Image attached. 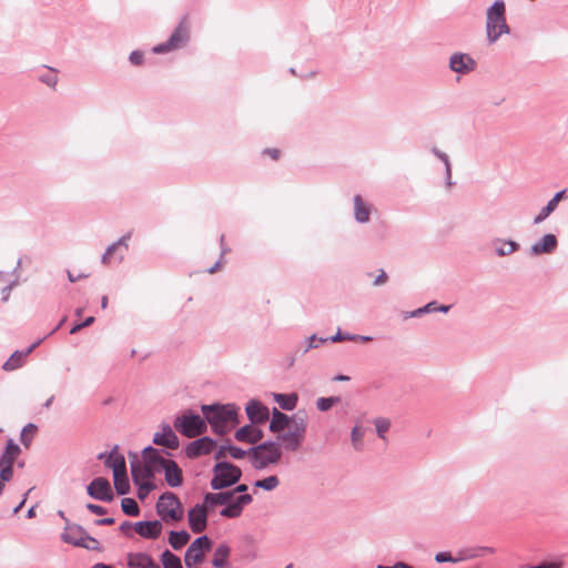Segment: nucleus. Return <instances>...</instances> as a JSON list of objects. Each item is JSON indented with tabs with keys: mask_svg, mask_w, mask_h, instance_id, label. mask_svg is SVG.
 Returning a JSON list of instances; mask_svg holds the SVG:
<instances>
[{
	"mask_svg": "<svg viewBox=\"0 0 568 568\" xmlns=\"http://www.w3.org/2000/svg\"><path fill=\"white\" fill-rule=\"evenodd\" d=\"M10 288H11V287H10V286H8V287L4 290L3 301H7V300H8Z\"/></svg>",
	"mask_w": 568,
	"mask_h": 568,
	"instance_id": "69168bd1",
	"label": "nucleus"
},
{
	"mask_svg": "<svg viewBox=\"0 0 568 568\" xmlns=\"http://www.w3.org/2000/svg\"><path fill=\"white\" fill-rule=\"evenodd\" d=\"M159 516L166 523L180 521L183 518V508L179 498L172 494H163L156 503Z\"/></svg>",
	"mask_w": 568,
	"mask_h": 568,
	"instance_id": "39448f33",
	"label": "nucleus"
},
{
	"mask_svg": "<svg viewBox=\"0 0 568 568\" xmlns=\"http://www.w3.org/2000/svg\"><path fill=\"white\" fill-rule=\"evenodd\" d=\"M241 477V469L230 463H219L214 467L211 481L213 489H221L235 484Z\"/></svg>",
	"mask_w": 568,
	"mask_h": 568,
	"instance_id": "423d86ee",
	"label": "nucleus"
},
{
	"mask_svg": "<svg viewBox=\"0 0 568 568\" xmlns=\"http://www.w3.org/2000/svg\"><path fill=\"white\" fill-rule=\"evenodd\" d=\"M517 248H518V244L516 242L508 241V242H503L500 244V246H498L496 250H497L498 255L504 256V255L514 253L515 251H517Z\"/></svg>",
	"mask_w": 568,
	"mask_h": 568,
	"instance_id": "ea45409f",
	"label": "nucleus"
},
{
	"mask_svg": "<svg viewBox=\"0 0 568 568\" xmlns=\"http://www.w3.org/2000/svg\"><path fill=\"white\" fill-rule=\"evenodd\" d=\"M87 276H88V274L80 273L77 275V274H73L71 271H68V277H69L70 282H77L78 280L87 277Z\"/></svg>",
	"mask_w": 568,
	"mask_h": 568,
	"instance_id": "5fc2aeb1",
	"label": "nucleus"
},
{
	"mask_svg": "<svg viewBox=\"0 0 568 568\" xmlns=\"http://www.w3.org/2000/svg\"><path fill=\"white\" fill-rule=\"evenodd\" d=\"M264 153L271 156L273 160H277L281 152L277 149H266Z\"/></svg>",
	"mask_w": 568,
	"mask_h": 568,
	"instance_id": "864d4df0",
	"label": "nucleus"
},
{
	"mask_svg": "<svg viewBox=\"0 0 568 568\" xmlns=\"http://www.w3.org/2000/svg\"><path fill=\"white\" fill-rule=\"evenodd\" d=\"M230 552H231V550H230L229 546H226L224 544L220 545L215 549L213 558H212L213 567H215V568H224V567H226Z\"/></svg>",
	"mask_w": 568,
	"mask_h": 568,
	"instance_id": "cd10ccee",
	"label": "nucleus"
},
{
	"mask_svg": "<svg viewBox=\"0 0 568 568\" xmlns=\"http://www.w3.org/2000/svg\"><path fill=\"white\" fill-rule=\"evenodd\" d=\"M62 539L68 544L90 550L99 548V541L89 536L85 530L77 525L67 526L62 534Z\"/></svg>",
	"mask_w": 568,
	"mask_h": 568,
	"instance_id": "1a4fd4ad",
	"label": "nucleus"
},
{
	"mask_svg": "<svg viewBox=\"0 0 568 568\" xmlns=\"http://www.w3.org/2000/svg\"><path fill=\"white\" fill-rule=\"evenodd\" d=\"M101 305H102V308H106V306H108V296H103L102 297Z\"/></svg>",
	"mask_w": 568,
	"mask_h": 568,
	"instance_id": "e2e57ef3",
	"label": "nucleus"
},
{
	"mask_svg": "<svg viewBox=\"0 0 568 568\" xmlns=\"http://www.w3.org/2000/svg\"><path fill=\"white\" fill-rule=\"evenodd\" d=\"M216 447V443L210 437H202L186 446L185 453L189 458H196L210 454Z\"/></svg>",
	"mask_w": 568,
	"mask_h": 568,
	"instance_id": "dca6fc26",
	"label": "nucleus"
},
{
	"mask_svg": "<svg viewBox=\"0 0 568 568\" xmlns=\"http://www.w3.org/2000/svg\"><path fill=\"white\" fill-rule=\"evenodd\" d=\"M114 523L113 518H105L99 521L100 525H112Z\"/></svg>",
	"mask_w": 568,
	"mask_h": 568,
	"instance_id": "bf43d9fd",
	"label": "nucleus"
},
{
	"mask_svg": "<svg viewBox=\"0 0 568 568\" xmlns=\"http://www.w3.org/2000/svg\"><path fill=\"white\" fill-rule=\"evenodd\" d=\"M113 481L116 493L119 495H125L130 490V484L126 475V470L113 474Z\"/></svg>",
	"mask_w": 568,
	"mask_h": 568,
	"instance_id": "2f4dec72",
	"label": "nucleus"
},
{
	"mask_svg": "<svg viewBox=\"0 0 568 568\" xmlns=\"http://www.w3.org/2000/svg\"><path fill=\"white\" fill-rule=\"evenodd\" d=\"M255 467L265 468L270 464L280 462L282 452L276 443H264L252 449Z\"/></svg>",
	"mask_w": 568,
	"mask_h": 568,
	"instance_id": "6e6552de",
	"label": "nucleus"
},
{
	"mask_svg": "<svg viewBox=\"0 0 568 568\" xmlns=\"http://www.w3.org/2000/svg\"><path fill=\"white\" fill-rule=\"evenodd\" d=\"M556 210L555 203L550 201L548 204L540 211V213L535 217V223L538 224L544 221L549 214H551Z\"/></svg>",
	"mask_w": 568,
	"mask_h": 568,
	"instance_id": "37998d69",
	"label": "nucleus"
},
{
	"mask_svg": "<svg viewBox=\"0 0 568 568\" xmlns=\"http://www.w3.org/2000/svg\"><path fill=\"white\" fill-rule=\"evenodd\" d=\"M144 456L150 460L156 471H164L165 480L171 487H178L182 484V470L173 460L166 459L163 452L153 447L144 449Z\"/></svg>",
	"mask_w": 568,
	"mask_h": 568,
	"instance_id": "f03ea898",
	"label": "nucleus"
},
{
	"mask_svg": "<svg viewBox=\"0 0 568 568\" xmlns=\"http://www.w3.org/2000/svg\"><path fill=\"white\" fill-rule=\"evenodd\" d=\"M252 501L251 495L234 496L231 503L226 504V507L222 509L221 515L227 518H236L241 515L243 507Z\"/></svg>",
	"mask_w": 568,
	"mask_h": 568,
	"instance_id": "f3484780",
	"label": "nucleus"
},
{
	"mask_svg": "<svg viewBox=\"0 0 568 568\" xmlns=\"http://www.w3.org/2000/svg\"><path fill=\"white\" fill-rule=\"evenodd\" d=\"M174 427L186 437H195L206 429V423L200 415L183 414L174 422Z\"/></svg>",
	"mask_w": 568,
	"mask_h": 568,
	"instance_id": "0eeeda50",
	"label": "nucleus"
},
{
	"mask_svg": "<svg viewBox=\"0 0 568 568\" xmlns=\"http://www.w3.org/2000/svg\"><path fill=\"white\" fill-rule=\"evenodd\" d=\"M246 489H247V486H246V485H244V484H242V485H239V486L235 488V490H233L232 493H234V494H235V493H243V491H245Z\"/></svg>",
	"mask_w": 568,
	"mask_h": 568,
	"instance_id": "13d9d810",
	"label": "nucleus"
},
{
	"mask_svg": "<svg viewBox=\"0 0 568 568\" xmlns=\"http://www.w3.org/2000/svg\"><path fill=\"white\" fill-rule=\"evenodd\" d=\"M156 471L150 460L143 455V463L135 460L131 463V475L134 484L144 485L151 483L153 473Z\"/></svg>",
	"mask_w": 568,
	"mask_h": 568,
	"instance_id": "ddd939ff",
	"label": "nucleus"
},
{
	"mask_svg": "<svg viewBox=\"0 0 568 568\" xmlns=\"http://www.w3.org/2000/svg\"><path fill=\"white\" fill-rule=\"evenodd\" d=\"M363 430L361 429V427L358 426H355L353 428V432H352V440H353V444L355 446H357L358 443H361L362 438H363Z\"/></svg>",
	"mask_w": 568,
	"mask_h": 568,
	"instance_id": "de8ad7c7",
	"label": "nucleus"
},
{
	"mask_svg": "<svg viewBox=\"0 0 568 568\" xmlns=\"http://www.w3.org/2000/svg\"><path fill=\"white\" fill-rule=\"evenodd\" d=\"M34 515H36V511H34V508L32 507V508H30V509L28 510V517H30V518H31V517H33Z\"/></svg>",
	"mask_w": 568,
	"mask_h": 568,
	"instance_id": "338daca9",
	"label": "nucleus"
},
{
	"mask_svg": "<svg viewBox=\"0 0 568 568\" xmlns=\"http://www.w3.org/2000/svg\"><path fill=\"white\" fill-rule=\"evenodd\" d=\"M263 437V432L255 426L246 425L235 433V438L239 442L255 444Z\"/></svg>",
	"mask_w": 568,
	"mask_h": 568,
	"instance_id": "4be33fe9",
	"label": "nucleus"
},
{
	"mask_svg": "<svg viewBox=\"0 0 568 568\" xmlns=\"http://www.w3.org/2000/svg\"><path fill=\"white\" fill-rule=\"evenodd\" d=\"M375 427H376V432L378 434V436L381 438H384L385 437V433L389 429L390 427V422L386 418H377L375 419Z\"/></svg>",
	"mask_w": 568,
	"mask_h": 568,
	"instance_id": "a19ab883",
	"label": "nucleus"
},
{
	"mask_svg": "<svg viewBox=\"0 0 568 568\" xmlns=\"http://www.w3.org/2000/svg\"><path fill=\"white\" fill-rule=\"evenodd\" d=\"M432 306H433V304H432V303H430V304H427L424 308H419V310L417 311V313L429 312V311H432V310H433V308H432Z\"/></svg>",
	"mask_w": 568,
	"mask_h": 568,
	"instance_id": "052dcab7",
	"label": "nucleus"
},
{
	"mask_svg": "<svg viewBox=\"0 0 568 568\" xmlns=\"http://www.w3.org/2000/svg\"><path fill=\"white\" fill-rule=\"evenodd\" d=\"M162 564L164 568H182L180 558L169 550L163 552Z\"/></svg>",
	"mask_w": 568,
	"mask_h": 568,
	"instance_id": "e433bc0d",
	"label": "nucleus"
},
{
	"mask_svg": "<svg viewBox=\"0 0 568 568\" xmlns=\"http://www.w3.org/2000/svg\"><path fill=\"white\" fill-rule=\"evenodd\" d=\"M475 61L468 54H454L450 58V68L455 72L465 73L475 68Z\"/></svg>",
	"mask_w": 568,
	"mask_h": 568,
	"instance_id": "5701e85b",
	"label": "nucleus"
},
{
	"mask_svg": "<svg viewBox=\"0 0 568 568\" xmlns=\"http://www.w3.org/2000/svg\"><path fill=\"white\" fill-rule=\"evenodd\" d=\"M202 412L217 435L226 434L237 424V410L233 405L203 406Z\"/></svg>",
	"mask_w": 568,
	"mask_h": 568,
	"instance_id": "f257e3e1",
	"label": "nucleus"
},
{
	"mask_svg": "<svg viewBox=\"0 0 568 568\" xmlns=\"http://www.w3.org/2000/svg\"><path fill=\"white\" fill-rule=\"evenodd\" d=\"M343 339H345V337H343L341 335V333H337L335 336L332 337L333 342H339V341H343Z\"/></svg>",
	"mask_w": 568,
	"mask_h": 568,
	"instance_id": "680f3d73",
	"label": "nucleus"
},
{
	"mask_svg": "<svg viewBox=\"0 0 568 568\" xmlns=\"http://www.w3.org/2000/svg\"><path fill=\"white\" fill-rule=\"evenodd\" d=\"M246 414L252 423L261 424L268 419V408L258 402L252 400L246 406Z\"/></svg>",
	"mask_w": 568,
	"mask_h": 568,
	"instance_id": "aec40b11",
	"label": "nucleus"
},
{
	"mask_svg": "<svg viewBox=\"0 0 568 568\" xmlns=\"http://www.w3.org/2000/svg\"><path fill=\"white\" fill-rule=\"evenodd\" d=\"M355 217L358 222H367L369 220V207L364 203L361 195L354 197Z\"/></svg>",
	"mask_w": 568,
	"mask_h": 568,
	"instance_id": "7c9ffc66",
	"label": "nucleus"
},
{
	"mask_svg": "<svg viewBox=\"0 0 568 568\" xmlns=\"http://www.w3.org/2000/svg\"><path fill=\"white\" fill-rule=\"evenodd\" d=\"M146 568H161V567L152 560V562L149 564V567H146Z\"/></svg>",
	"mask_w": 568,
	"mask_h": 568,
	"instance_id": "774afa93",
	"label": "nucleus"
},
{
	"mask_svg": "<svg viewBox=\"0 0 568 568\" xmlns=\"http://www.w3.org/2000/svg\"><path fill=\"white\" fill-rule=\"evenodd\" d=\"M105 464L108 467L112 468L113 474L114 473L121 474L122 471L126 470L125 459L121 454L118 453L116 448H114L110 453V455L106 458Z\"/></svg>",
	"mask_w": 568,
	"mask_h": 568,
	"instance_id": "bb28decb",
	"label": "nucleus"
},
{
	"mask_svg": "<svg viewBox=\"0 0 568 568\" xmlns=\"http://www.w3.org/2000/svg\"><path fill=\"white\" fill-rule=\"evenodd\" d=\"M40 80L43 83H45L47 85H49L51 88H55V85L58 83L57 71L53 69H49V71L45 74L40 77Z\"/></svg>",
	"mask_w": 568,
	"mask_h": 568,
	"instance_id": "79ce46f5",
	"label": "nucleus"
},
{
	"mask_svg": "<svg viewBox=\"0 0 568 568\" xmlns=\"http://www.w3.org/2000/svg\"><path fill=\"white\" fill-rule=\"evenodd\" d=\"M92 568H113V567L104 565V564H97Z\"/></svg>",
	"mask_w": 568,
	"mask_h": 568,
	"instance_id": "0e129e2a",
	"label": "nucleus"
},
{
	"mask_svg": "<svg viewBox=\"0 0 568 568\" xmlns=\"http://www.w3.org/2000/svg\"><path fill=\"white\" fill-rule=\"evenodd\" d=\"M94 322V317L90 316L88 317L82 324H78L73 326L70 331L71 334L78 333L81 328L91 325Z\"/></svg>",
	"mask_w": 568,
	"mask_h": 568,
	"instance_id": "8fccbe9b",
	"label": "nucleus"
},
{
	"mask_svg": "<svg viewBox=\"0 0 568 568\" xmlns=\"http://www.w3.org/2000/svg\"><path fill=\"white\" fill-rule=\"evenodd\" d=\"M88 494L99 500L111 501L113 494L108 479L103 477L95 478L88 486Z\"/></svg>",
	"mask_w": 568,
	"mask_h": 568,
	"instance_id": "2eb2a0df",
	"label": "nucleus"
},
{
	"mask_svg": "<svg viewBox=\"0 0 568 568\" xmlns=\"http://www.w3.org/2000/svg\"><path fill=\"white\" fill-rule=\"evenodd\" d=\"M121 507L124 514L129 516H138L139 515V506L138 503L132 498H123L121 501Z\"/></svg>",
	"mask_w": 568,
	"mask_h": 568,
	"instance_id": "4c0bfd02",
	"label": "nucleus"
},
{
	"mask_svg": "<svg viewBox=\"0 0 568 568\" xmlns=\"http://www.w3.org/2000/svg\"><path fill=\"white\" fill-rule=\"evenodd\" d=\"M130 62L134 65H141L143 63V53L140 52V51H133L131 54H130Z\"/></svg>",
	"mask_w": 568,
	"mask_h": 568,
	"instance_id": "49530a36",
	"label": "nucleus"
},
{
	"mask_svg": "<svg viewBox=\"0 0 568 568\" xmlns=\"http://www.w3.org/2000/svg\"><path fill=\"white\" fill-rule=\"evenodd\" d=\"M337 400L335 397H322L317 400V408L322 412L328 410Z\"/></svg>",
	"mask_w": 568,
	"mask_h": 568,
	"instance_id": "c03bdc74",
	"label": "nucleus"
},
{
	"mask_svg": "<svg viewBox=\"0 0 568 568\" xmlns=\"http://www.w3.org/2000/svg\"><path fill=\"white\" fill-rule=\"evenodd\" d=\"M505 12L506 8L503 1H496L487 10L486 30L489 42H495L501 34L509 33Z\"/></svg>",
	"mask_w": 568,
	"mask_h": 568,
	"instance_id": "7ed1b4c3",
	"label": "nucleus"
},
{
	"mask_svg": "<svg viewBox=\"0 0 568 568\" xmlns=\"http://www.w3.org/2000/svg\"><path fill=\"white\" fill-rule=\"evenodd\" d=\"M152 562V558L145 554H130L128 565L131 568H146Z\"/></svg>",
	"mask_w": 568,
	"mask_h": 568,
	"instance_id": "72a5a7b5",
	"label": "nucleus"
},
{
	"mask_svg": "<svg viewBox=\"0 0 568 568\" xmlns=\"http://www.w3.org/2000/svg\"><path fill=\"white\" fill-rule=\"evenodd\" d=\"M189 39V30L187 26L181 22L178 28L174 30L170 39L161 44L155 45L152 51L154 53H165L179 49L182 47Z\"/></svg>",
	"mask_w": 568,
	"mask_h": 568,
	"instance_id": "f8f14e48",
	"label": "nucleus"
},
{
	"mask_svg": "<svg viewBox=\"0 0 568 568\" xmlns=\"http://www.w3.org/2000/svg\"><path fill=\"white\" fill-rule=\"evenodd\" d=\"M37 346V344H33L31 347H29L24 353L22 352H14L11 357L3 364L2 368L4 371H14L22 366L23 359L33 351V348Z\"/></svg>",
	"mask_w": 568,
	"mask_h": 568,
	"instance_id": "393cba45",
	"label": "nucleus"
},
{
	"mask_svg": "<svg viewBox=\"0 0 568 568\" xmlns=\"http://www.w3.org/2000/svg\"><path fill=\"white\" fill-rule=\"evenodd\" d=\"M565 191H560L555 194V196L550 200L551 203H555V206L557 207L558 203L564 199Z\"/></svg>",
	"mask_w": 568,
	"mask_h": 568,
	"instance_id": "4d7b16f0",
	"label": "nucleus"
},
{
	"mask_svg": "<svg viewBox=\"0 0 568 568\" xmlns=\"http://www.w3.org/2000/svg\"><path fill=\"white\" fill-rule=\"evenodd\" d=\"M20 453V447L12 439H9L4 453L0 457V478L3 479V481L11 480L13 476V464Z\"/></svg>",
	"mask_w": 568,
	"mask_h": 568,
	"instance_id": "9b49d317",
	"label": "nucleus"
},
{
	"mask_svg": "<svg viewBox=\"0 0 568 568\" xmlns=\"http://www.w3.org/2000/svg\"><path fill=\"white\" fill-rule=\"evenodd\" d=\"M435 560L437 562H449V561H455V559H453V557L450 556L449 552H438L436 556H435Z\"/></svg>",
	"mask_w": 568,
	"mask_h": 568,
	"instance_id": "3c124183",
	"label": "nucleus"
},
{
	"mask_svg": "<svg viewBox=\"0 0 568 568\" xmlns=\"http://www.w3.org/2000/svg\"><path fill=\"white\" fill-rule=\"evenodd\" d=\"M557 246V239L552 234L545 235L539 243L531 247L532 254L551 253Z\"/></svg>",
	"mask_w": 568,
	"mask_h": 568,
	"instance_id": "b1692460",
	"label": "nucleus"
},
{
	"mask_svg": "<svg viewBox=\"0 0 568 568\" xmlns=\"http://www.w3.org/2000/svg\"><path fill=\"white\" fill-rule=\"evenodd\" d=\"M207 507L203 503L202 505H195L189 511V525L193 532H202L206 528L207 521Z\"/></svg>",
	"mask_w": 568,
	"mask_h": 568,
	"instance_id": "4468645a",
	"label": "nucleus"
},
{
	"mask_svg": "<svg viewBox=\"0 0 568 568\" xmlns=\"http://www.w3.org/2000/svg\"><path fill=\"white\" fill-rule=\"evenodd\" d=\"M306 427L307 422L305 417L294 419L293 424H291L278 436V439L282 440L284 448L291 452L298 450L304 442Z\"/></svg>",
	"mask_w": 568,
	"mask_h": 568,
	"instance_id": "20e7f679",
	"label": "nucleus"
},
{
	"mask_svg": "<svg viewBox=\"0 0 568 568\" xmlns=\"http://www.w3.org/2000/svg\"><path fill=\"white\" fill-rule=\"evenodd\" d=\"M212 541L206 536L196 538L187 548L184 562L186 567H195L200 565L205 557V554L211 549Z\"/></svg>",
	"mask_w": 568,
	"mask_h": 568,
	"instance_id": "9d476101",
	"label": "nucleus"
},
{
	"mask_svg": "<svg viewBox=\"0 0 568 568\" xmlns=\"http://www.w3.org/2000/svg\"><path fill=\"white\" fill-rule=\"evenodd\" d=\"M154 444L164 446L170 449L178 448L179 438L169 426H164L162 432L156 433L153 438Z\"/></svg>",
	"mask_w": 568,
	"mask_h": 568,
	"instance_id": "412c9836",
	"label": "nucleus"
},
{
	"mask_svg": "<svg viewBox=\"0 0 568 568\" xmlns=\"http://www.w3.org/2000/svg\"><path fill=\"white\" fill-rule=\"evenodd\" d=\"M275 402L281 406V408L286 410H292L296 407L297 404V395L292 394H274Z\"/></svg>",
	"mask_w": 568,
	"mask_h": 568,
	"instance_id": "c85d7f7f",
	"label": "nucleus"
},
{
	"mask_svg": "<svg viewBox=\"0 0 568 568\" xmlns=\"http://www.w3.org/2000/svg\"><path fill=\"white\" fill-rule=\"evenodd\" d=\"M298 418L301 417L297 415L290 417L286 414L280 412L277 408H273L270 430L272 433L282 434L291 424H293L294 419Z\"/></svg>",
	"mask_w": 568,
	"mask_h": 568,
	"instance_id": "a211bd4d",
	"label": "nucleus"
},
{
	"mask_svg": "<svg viewBox=\"0 0 568 568\" xmlns=\"http://www.w3.org/2000/svg\"><path fill=\"white\" fill-rule=\"evenodd\" d=\"M234 498V493H230V491H226V493H216V494H213V493H210V494H206L205 498H204V504L206 505L207 508H211L215 505H225L231 503V500Z\"/></svg>",
	"mask_w": 568,
	"mask_h": 568,
	"instance_id": "a878e982",
	"label": "nucleus"
},
{
	"mask_svg": "<svg viewBox=\"0 0 568 568\" xmlns=\"http://www.w3.org/2000/svg\"><path fill=\"white\" fill-rule=\"evenodd\" d=\"M87 508L95 514V515H104L105 514V509L102 507V506H99V505H94V504H88L87 505Z\"/></svg>",
	"mask_w": 568,
	"mask_h": 568,
	"instance_id": "603ef678",
	"label": "nucleus"
},
{
	"mask_svg": "<svg viewBox=\"0 0 568 568\" xmlns=\"http://www.w3.org/2000/svg\"><path fill=\"white\" fill-rule=\"evenodd\" d=\"M226 454H229L231 457L235 459H241L245 456V452L239 447L235 446H221L216 454L215 459H222L226 457Z\"/></svg>",
	"mask_w": 568,
	"mask_h": 568,
	"instance_id": "473e14b6",
	"label": "nucleus"
},
{
	"mask_svg": "<svg viewBox=\"0 0 568 568\" xmlns=\"http://www.w3.org/2000/svg\"><path fill=\"white\" fill-rule=\"evenodd\" d=\"M136 486H139V491H138V495H139V498H144L150 491L151 489H153V485L152 483H145L144 485H141V484H135Z\"/></svg>",
	"mask_w": 568,
	"mask_h": 568,
	"instance_id": "a18cd8bd",
	"label": "nucleus"
},
{
	"mask_svg": "<svg viewBox=\"0 0 568 568\" xmlns=\"http://www.w3.org/2000/svg\"><path fill=\"white\" fill-rule=\"evenodd\" d=\"M562 561H554V562H542L537 566H531L529 568H562Z\"/></svg>",
	"mask_w": 568,
	"mask_h": 568,
	"instance_id": "09e8293b",
	"label": "nucleus"
},
{
	"mask_svg": "<svg viewBox=\"0 0 568 568\" xmlns=\"http://www.w3.org/2000/svg\"><path fill=\"white\" fill-rule=\"evenodd\" d=\"M190 540V535L185 531H171L169 542L173 549L179 550L184 547Z\"/></svg>",
	"mask_w": 568,
	"mask_h": 568,
	"instance_id": "c756f323",
	"label": "nucleus"
},
{
	"mask_svg": "<svg viewBox=\"0 0 568 568\" xmlns=\"http://www.w3.org/2000/svg\"><path fill=\"white\" fill-rule=\"evenodd\" d=\"M129 237H130L129 235L128 236H123L116 243H114L110 247H108V250L105 251V253L102 256V263L105 264V265L111 264L112 256L118 251L119 247L123 246L124 250H126L128 248V243L126 242H128Z\"/></svg>",
	"mask_w": 568,
	"mask_h": 568,
	"instance_id": "f704fd0d",
	"label": "nucleus"
},
{
	"mask_svg": "<svg viewBox=\"0 0 568 568\" xmlns=\"http://www.w3.org/2000/svg\"><path fill=\"white\" fill-rule=\"evenodd\" d=\"M387 281V275L384 271L381 272V274L377 276V278L375 280L374 284L375 285H382L384 284L385 282Z\"/></svg>",
	"mask_w": 568,
	"mask_h": 568,
	"instance_id": "6e6d98bb",
	"label": "nucleus"
},
{
	"mask_svg": "<svg viewBox=\"0 0 568 568\" xmlns=\"http://www.w3.org/2000/svg\"><path fill=\"white\" fill-rule=\"evenodd\" d=\"M38 432V427L34 424H28L22 428L20 440L24 447H29Z\"/></svg>",
	"mask_w": 568,
	"mask_h": 568,
	"instance_id": "c9c22d12",
	"label": "nucleus"
},
{
	"mask_svg": "<svg viewBox=\"0 0 568 568\" xmlns=\"http://www.w3.org/2000/svg\"><path fill=\"white\" fill-rule=\"evenodd\" d=\"M134 530L143 538L155 539L162 532V524L159 520L139 521L134 525Z\"/></svg>",
	"mask_w": 568,
	"mask_h": 568,
	"instance_id": "6ab92c4d",
	"label": "nucleus"
},
{
	"mask_svg": "<svg viewBox=\"0 0 568 568\" xmlns=\"http://www.w3.org/2000/svg\"><path fill=\"white\" fill-rule=\"evenodd\" d=\"M278 483L280 481H278V478L276 476H270V477H266V478H264L262 480H257L255 485L257 487H261V488L265 489V490H272V489L277 487Z\"/></svg>",
	"mask_w": 568,
	"mask_h": 568,
	"instance_id": "58836bf2",
	"label": "nucleus"
}]
</instances>
